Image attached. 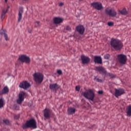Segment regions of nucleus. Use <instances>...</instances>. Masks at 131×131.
Wrapping results in <instances>:
<instances>
[{
    "label": "nucleus",
    "instance_id": "obj_1",
    "mask_svg": "<svg viewBox=\"0 0 131 131\" xmlns=\"http://www.w3.org/2000/svg\"><path fill=\"white\" fill-rule=\"evenodd\" d=\"M24 129L26 128H28V127H31L32 128H36L37 126H36V121L34 119H31L29 121H27L25 124H24L22 126Z\"/></svg>",
    "mask_w": 131,
    "mask_h": 131
},
{
    "label": "nucleus",
    "instance_id": "obj_2",
    "mask_svg": "<svg viewBox=\"0 0 131 131\" xmlns=\"http://www.w3.org/2000/svg\"><path fill=\"white\" fill-rule=\"evenodd\" d=\"M111 46L116 50L118 51V50H120L121 48H122V43L119 41V40L116 39H112L111 41Z\"/></svg>",
    "mask_w": 131,
    "mask_h": 131
},
{
    "label": "nucleus",
    "instance_id": "obj_3",
    "mask_svg": "<svg viewBox=\"0 0 131 131\" xmlns=\"http://www.w3.org/2000/svg\"><path fill=\"white\" fill-rule=\"evenodd\" d=\"M82 95L88 99V100H91V101H94L95 98V93L92 90H89L86 92H83Z\"/></svg>",
    "mask_w": 131,
    "mask_h": 131
},
{
    "label": "nucleus",
    "instance_id": "obj_4",
    "mask_svg": "<svg viewBox=\"0 0 131 131\" xmlns=\"http://www.w3.org/2000/svg\"><path fill=\"white\" fill-rule=\"evenodd\" d=\"M34 80L37 83H41L43 80V75L40 73H35L33 75Z\"/></svg>",
    "mask_w": 131,
    "mask_h": 131
},
{
    "label": "nucleus",
    "instance_id": "obj_5",
    "mask_svg": "<svg viewBox=\"0 0 131 131\" xmlns=\"http://www.w3.org/2000/svg\"><path fill=\"white\" fill-rule=\"evenodd\" d=\"M26 97V93L24 92H21L18 95V98L16 100L17 104H22L24 101V98Z\"/></svg>",
    "mask_w": 131,
    "mask_h": 131
},
{
    "label": "nucleus",
    "instance_id": "obj_6",
    "mask_svg": "<svg viewBox=\"0 0 131 131\" xmlns=\"http://www.w3.org/2000/svg\"><path fill=\"white\" fill-rule=\"evenodd\" d=\"M118 60L121 64H125L126 63V61L127 58H126V56L123 54H120L118 55Z\"/></svg>",
    "mask_w": 131,
    "mask_h": 131
},
{
    "label": "nucleus",
    "instance_id": "obj_7",
    "mask_svg": "<svg viewBox=\"0 0 131 131\" xmlns=\"http://www.w3.org/2000/svg\"><path fill=\"white\" fill-rule=\"evenodd\" d=\"M19 59L21 61V62H25L27 64H29L30 63V58L29 57L27 56L26 55H23L20 56L19 58Z\"/></svg>",
    "mask_w": 131,
    "mask_h": 131
},
{
    "label": "nucleus",
    "instance_id": "obj_8",
    "mask_svg": "<svg viewBox=\"0 0 131 131\" xmlns=\"http://www.w3.org/2000/svg\"><path fill=\"white\" fill-rule=\"evenodd\" d=\"M105 13H106L107 15H109L111 17H115V16L117 15V13H116V12H115V10H114V9H109V8H106Z\"/></svg>",
    "mask_w": 131,
    "mask_h": 131
},
{
    "label": "nucleus",
    "instance_id": "obj_9",
    "mask_svg": "<svg viewBox=\"0 0 131 131\" xmlns=\"http://www.w3.org/2000/svg\"><path fill=\"white\" fill-rule=\"evenodd\" d=\"M30 86V83L27 81H24L19 84V88L24 89V90H27V89H29Z\"/></svg>",
    "mask_w": 131,
    "mask_h": 131
},
{
    "label": "nucleus",
    "instance_id": "obj_10",
    "mask_svg": "<svg viewBox=\"0 0 131 131\" xmlns=\"http://www.w3.org/2000/svg\"><path fill=\"white\" fill-rule=\"evenodd\" d=\"M91 5L94 9L98 10V11H101L103 9V6H102V3L99 2L93 3L91 4Z\"/></svg>",
    "mask_w": 131,
    "mask_h": 131
},
{
    "label": "nucleus",
    "instance_id": "obj_11",
    "mask_svg": "<svg viewBox=\"0 0 131 131\" xmlns=\"http://www.w3.org/2000/svg\"><path fill=\"white\" fill-rule=\"evenodd\" d=\"M125 91L122 89H116L115 92V97H116V98H118V97H120V96L123 95V94H125Z\"/></svg>",
    "mask_w": 131,
    "mask_h": 131
},
{
    "label": "nucleus",
    "instance_id": "obj_12",
    "mask_svg": "<svg viewBox=\"0 0 131 131\" xmlns=\"http://www.w3.org/2000/svg\"><path fill=\"white\" fill-rule=\"evenodd\" d=\"M44 112V117L47 118V119H49V118H51V110L49 108H45L43 111Z\"/></svg>",
    "mask_w": 131,
    "mask_h": 131
},
{
    "label": "nucleus",
    "instance_id": "obj_13",
    "mask_svg": "<svg viewBox=\"0 0 131 131\" xmlns=\"http://www.w3.org/2000/svg\"><path fill=\"white\" fill-rule=\"evenodd\" d=\"M49 88L51 91H57L59 90V85L57 83L50 84Z\"/></svg>",
    "mask_w": 131,
    "mask_h": 131
},
{
    "label": "nucleus",
    "instance_id": "obj_14",
    "mask_svg": "<svg viewBox=\"0 0 131 131\" xmlns=\"http://www.w3.org/2000/svg\"><path fill=\"white\" fill-rule=\"evenodd\" d=\"M81 58L83 64H88L90 62V61H91V59L89 57H86L82 55Z\"/></svg>",
    "mask_w": 131,
    "mask_h": 131
},
{
    "label": "nucleus",
    "instance_id": "obj_15",
    "mask_svg": "<svg viewBox=\"0 0 131 131\" xmlns=\"http://www.w3.org/2000/svg\"><path fill=\"white\" fill-rule=\"evenodd\" d=\"M0 34L1 35H4L6 40H9V37H8V34H7V31L6 30L2 29L0 31Z\"/></svg>",
    "mask_w": 131,
    "mask_h": 131
},
{
    "label": "nucleus",
    "instance_id": "obj_16",
    "mask_svg": "<svg viewBox=\"0 0 131 131\" xmlns=\"http://www.w3.org/2000/svg\"><path fill=\"white\" fill-rule=\"evenodd\" d=\"M64 19L63 18L61 17H55L53 19L54 24H60V23H62Z\"/></svg>",
    "mask_w": 131,
    "mask_h": 131
},
{
    "label": "nucleus",
    "instance_id": "obj_17",
    "mask_svg": "<svg viewBox=\"0 0 131 131\" xmlns=\"http://www.w3.org/2000/svg\"><path fill=\"white\" fill-rule=\"evenodd\" d=\"M96 69L99 71L100 73H103V74H106L107 73V71L106 70L102 67H97Z\"/></svg>",
    "mask_w": 131,
    "mask_h": 131
},
{
    "label": "nucleus",
    "instance_id": "obj_18",
    "mask_svg": "<svg viewBox=\"0 0 131 131\" xmlns=\"http://www.w3.org/2000/svg\"><path fill=\"white\" fill-rule=\"evenodd\" d=\"M76 29L80 34H83V33L84 32V27L82 26H78L77 27Z\"/></svg>",
    "mask_w": 131,
    "mask_h": 131
},
{
    "label": "nucleus",
    "instance_id": "obj_19",
    "mask_svg": "<svg viewBox=\"0 0 131 131\" xmlns=\"http://www.w3.org/2000/svg\"><path fill=\"white\" fill-rule=\"evenodd\" d=\"M94 62L97 64H102V58L100 56H94Z\"/></svg>",
    "mask_w": 131,
    "mask_h": 131
},
{
    "label": "nucleus",
    "instance_id": "obj_20",
    "mask_svg": "<svg viewBox=\"0 0 131 131\" xmlns=\"http://www.w3.org/2000/svg\"><path fill=\"white\" fill-rule=\"evenodd\" d=\"M8 93H9V88L8 86H5L2 90V91L0 92V96H2V95L8 94Z\"/></svg>",
    "mask_w": 131,
    "mask_h": 131
},
{
    "label": "nucleus",
    "instance_id": "obj_21",
    "mask_svg": "<svg viewBox=\"0 0 131 131\" xmlns=\"http://www.w3.org/2000/svg\"><path fill=\"white\" fill-rule=\"evenodd\" d=\"M75 108L74 107H69L68 109V114L72 115V114H74L75 113Z\"/></svg>",
    "mask_w": 131,
    "mask_h": 131
},
{
    "label": "nucleus",
    "instance_id": "obj_22",
    "mask_svg": "<svg viewBox=\"0 0 131 131\" xmlns=\"http://www.w3.org/2000/svg\"><path fill=\"white\" fill-rule=\"evenodd\" d=\"M8 8H4L3 10L2 15H1V18L5 19V17H6V14H7V12H8Z\"/></svg>",
    "mask_w": 131,
    "mask_h": 131
},
{
    "label": "nucleus",
    "instance_id": "obj_23",
    "mask_svg": "<svg viewBox=\"0 0 131 131\" xmlns=\"http://www.w3.org/2000/svg\"><path fill=\"white\" fill-rule=\"evenodd\" d=\"M22 14H23V10H19L18 12V22H20V21H21L22 19Z\"/></svg>",
    "mask_w": 131,
    "mask_h": 131
},
{
    "label": "nucleus",
    "instance_id": "obj_24",
    "mask_svg": "<svg viewBox=\"0 0 131 131\" xmlns=\"http://www.w3.org/2000/svg\"><path fill=\"white\" fill-rule=\"evenodd\" d=\"M128 116H131V105L128 107V110L126 112Z\"/></svg>",
    "mask_w": 131,
    "mask_h": 131
},
{
    "label": "nucleus",
    "instance_id": "obj_25",
    "mask_svg": "<svg viewBox=\"0 0 131 131\" xmlns=\"http://www.w3.org/2000/svg\"><path fill=\"white\" fill-rule=\"evenodd\" d=\"M120 13L122 15H126L127 14V11H126V9H123L122 10L120 11Z\"/></svg>",
    "mask_w": 131,
    "mask_h": 131
},
{
    "label": "nucleus",
    "instance_id": "obj_26",
    "mask_svg": "<svg viewBox=\"0 0 131 131\" xmlns=\"http://www.w3.org/2000/svg\"><path fill=\"white\" fill-rule=\"evenodd\" d=\"M4 105H5V103L4 102V99H0V108L4 107Z\"/></svg>",
    "mask_w": 131,
    "mask_h": 131
},
{
    "label": "nucleus",
    "instance_id": "obj_27",
    "mask_svg": "<svg viewBox=\"0 0 131 131\" xmlns=\"http://www.w3.org/2000/svg\"><path fill=\"white\" fill-rule=\"evenodd\" d=\"M3 122L5 124H7V125H9L10 124V121L9 120H4Z\"/></svg>",
    "mask_w": 131,
    "mask_h": 131
},
{
    "label": "nucleus",
    "instance_id": "obj_28",
    "mask_svg": "<svg viewBox=\"0 0 131 131\" xmlns=\"http://www.w3.org/2000/svg\"><path fill=\"white\" fill-rule=\"evenodd\" d=\"M94 80H95L96 81H97V82H102V79H100L97 77H95L94 78Z\"/></svg>",
    "mask_w": 131,
    "mask_h": 131
},
{
    "label": "nucleus",
    "instance_id": "obj_29",
    "mask_svg": "<svg viewBox=\"0 0 131 131\" xmlns=\"http://www.w3.org/2000/svg\"><path fill=\"white\" fill-rule=\"evenodd\" d=\"M110 58V55L109 54H106L104 55V59H106V60H108Z\"/></svg>",
    "mask_w": 131,
    "mask_h": 131
},
{
    "label": "nucleus",
    "instance_id": "obj_30",
    "mask_svg": "<svg viewBox=\"0 0 131 131\" xmlns=\"http://www.w3.org/2000/svg\"><path fill=\"white\" fill-rule=\"evenodd\" d=\"M107 25L108 26H113V25H114V23H113V22L110 21L107 23Z\"/></svg>",
    "mask_w": 131,
    "mask_h": 131
},
{
    "label": "nucleus",
    "instance_id": "obj_31",
    "mask_svg": "<svg viewBox=\"0 0 131 131\" xmlns=\"http://www.w3.org/2000/svg\"><path fill=\"white\" fill-rule=\"evenodd\" d=\"M80 90V87L79 86H76V91H77V92H79Z\"/></svg>",
    "mask_w": 131,
    "mask_h": 131
},
{
    "label": "nucleus",
    "instance_id": "obj_32",
    "mask_svg": "<svg viewBox=\"0 0 131 131\" xmlns=\"http://www.w3.org/2000/svg\"><path fill=\"white\" fill-rule=\"evenodd\" d=\"M107 75L112 77V78H114V75L111 74V73H108Z\"/></svg>",
    "mask_w": 131,
    "mask_h": 131
},
{
    "label": "nucleus",
    "instance_id": "obj_33",
    "mask_svg": "<svg viewBox=\"0 0 131 131\" xmlns=\"http://www.w3.org/2000/svg\"><path fill=\"white\" fill-rule=\"evenodd\" d=\"M66 30H68V31H71V28L69 26H67Z\"/></svg>",
    "mask_w": 131,
    "mask_h": 131
},
{
    "label": "nucleus",
    "instance_id": "obj_34",
    "mask_svg": "<svg viewBox=\"0 0 131 131\" xmlns=\"http://www.w3.org/2000/svg\"><path fill=\"white\" fill-rule=\"evenodd\" d=\"M19 117H20L19 115L14 116L15 119H19Z\"/></svg>",
    "mask_w": 131,
    "mask_h": 131
},
{
    "label": "nucleus",
    "instance_id": "obj_35",
    "mask_svg": "<svg viewBox=\"0 0 131 131\" xmlns=\"http://www.w3.org/2000/svg\"><path fill=\"white\" fill-rule=\"evenodd\" d=\"M57 73L59 75H61L62 74V71H61L60 70H57Z\"/></svg>",
    "mask_w": 131,
    "mask_h": 131
},
{
    "label": "nucleus",
    "instance_id": "obj_36",
    "mask_svg": "<svg viewBox=\"0 0 131 131\" xmlns=\"http://www.w3.org/2000/svg\"><path fill=\"white\" fill-rule=\"evenodd\" d=\"M99 95H102L103 94V91H98Z\"/></svg>",
    "mask_w": 131,
    "mask_h": 131
},
{
    "label": "nucleus",
    "instance_id": "obj_37",
    "mask_svg": "<svg viewBox=\"0 0 131 131\" xmlns=\"http://www.w3.org/2000/svg\"><path fill=\"white\" fill-rule=\"evenodd\" d=\"M64 5V4L63 3H60L59 4V7H62V6H63Z\"/></svg>",
    "mask_w": 131,
    "mask_h": 131
},
{
    "label": "nucleus",
    "instance_id": "obj_38",
    "mask_svg": "<svg viewBox=\"0 0 131 131\" xmlns=\"http://www.w3.org/2000/svg\"><path fill=\"white\" fill-rule=\"evenodd\" d=\"M40 23V22H39V21H36V24H37L38 26H40V25H39Z\"/></svg>",
    "mask_w": 131,
    "mask_h": 131
},
{
    "label": "nucleus",
    "instance_id": "obj_39",
    "mask_svg": "<svg viewBox=\"0 0 131 131\" xmlns=\"http://www.w3.org/2000/svg\"><path fill=\"white\" fill-rule=\"evenodd\" d=\"M28 32H29V33H31V32H32V31L31 30H30V29H29V30H28Z\"/></svg>",
    "mask_w": 131,
    "mask_h": 131
},
{
    "label": "nucleus",
    "instance_id": "obj_40",
    "mask_svg": "<svg viewBox=\"0 0 131 131\" xmlns=\"http://www.w3.org/2000/svg\"><path fill=\"white\" fill-rule=\"evenodd\" d=\"M8 2V0H5V3H7Z\"/></svg>",
    "mask_w": 131,
    "mask_h": 131
},
{
    "label": "nucleus",
    "instance_id": "obj_41",
    "mask_svg": "<svg viewBox=\"0 0 131 131\" xmlns=\"http://www.w3.org/2000/svg\"><path fill=\"white\" fill-rule=\"evenodd\" d=\"M12 1H14V0H12Z\"/></svg>",
    "mask_w": 131,
    "mask_h": 131
}]
</instances>
